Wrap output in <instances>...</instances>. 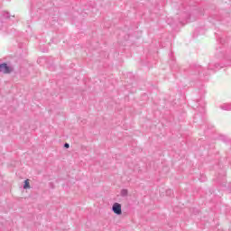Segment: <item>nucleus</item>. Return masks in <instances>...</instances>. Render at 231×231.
<instances>
[{
	"label": "nucleus",
	"mask_w": 231,
	"mask_h": 231,
	"mask_svg": "<svg viewBox=\"0 0 231 231\" xmlns=\"http://www.w3.org/2000/svg\"><path fill=\"white\" fill-rule=\"evenodd\" d=\"M12 71H14V68L8 66V64L6 63L0 64V73L8 74V73H12Z\"/></svg>",
	"instance_id": "1"
},
{
	"label": "nucleus",
	"mask_w": 231,
	"mask_h": 231,
	"mask_svg": "<svg viewBox=\"0 0 231 231\" xmlns=\"http://www.w3.org/2000/svg\"><path fill=\"white\" fill-rule=\"evenodd\" d=\"M112 211L114 214H116V216H121L122 214V205L118 202L114 203L112 207Z\"/></svg>",
	"instance_id": "2"
},
{
	"label": "nucleus",
	"mask_w": 231,
	"mask_h": 231,
	"mask_svg": "<svg viewBox=\"0 0 231 231\" xmlns=\"http://www.w3.org/2000/svg\"><path fill=\"white\" fill-rule=\"evenodd\" d=\"M220 108L223 109V111H231V104L230 103H225L220 106Z\"/></svg>",
	"instance_id": "3"
},
{
	"label": "nucleus",
	"mask_w": 231,
	"mask_h": 231,
	"mask_svg": "<svg viewBox=\"0 0 231 231\" xmlns=\"http://www.w3.org/2000/svg\"><path fill=\"white\" fill-rule=\"evenodd\" d=\"M23 189H30V180H24Z\"/></svg>",
	"instance_id": "4"
},
{
	"label": "nucleus",
	"mask_w": 231,
	"mask_h": 231,
	"mask_svg": "<svg viewBox=\"0 0 231 231\" xmlns=\"http://www.w3.org/2000/svg\"><path fill=\"white\" fill-rule=\"evenodd\" d=\"M3 17H4V19H10V13L4 12L3 13Z\"/></svg>",
	"instance_id": "5"
},
{
	"label": "nucleus",
	"mask_w": 231,
	"mask_h": 231,
	"mask_svg": "<svg viewBox=\"0 0 231 231\" xmlns=\"http://www.w3.org/2000/svg\"><path fill=\"white\" fill-rule=\"evenodd\" d=\"M121 196H123V198H125V196H127V189H122Z\"/></svg>",
	"instance_id": "6"
},
{
	"label": "nucleus",
	"mask_w": 231,
	"mask_h": 231,
	"mask_svg": "<svg viewBox=\"0 0 231 231\" xmlns=\"http://www.w3.org/2000/svg\"><path fill=\"white\" fill-rule=\"evenodd\" d=\"M166 194H167V196H171V194H172V190L171 189H168L166 191Z\"/></svg>",
	"instance_id": "7"
},
{
	"label": "nucleus",
	"mask_w": 231,
	"mask_h": 231,
	"mask_svg": "<svg viewBox=\"0 0 231 231\" xmlns=\"http://www.w3.org/2000/svg\"><path fill=\"white\" fill-rule=\"evenodd\" d=\"M199 111L200 113H205V106H201Z\"/></svg>",
	"instance_id": "8"
},
{
	"label": "nucleus",
	"mask_w": 231,
	"mask_h": 231,
	"mask_svg": "<svg viewBox=\"0 0 231 231\" xmlns=\"http://www.w3.org/2000/svg\"><path fill=\"white\" fill-rule=\"evenodd\" d=\"M64 147H65V149H69V143H66L64 144Z\"/></svg>",
	"instance_id": "9"
},
{
	"label": "nucleus",
	"mask_w": 231,
	"mask_h": 231,
	"mask_svg": "<svg viewBox=\"0 0 231 231\" xmlns=\"http://www.w3.org/2000/svg\"><path fill=\"white\" fill-rule=\"evenodd\" d=\"M200 181H207V177L202 176V179H200Z\"/></svg>",
	"instance_id": "10"
}]
</instances>
